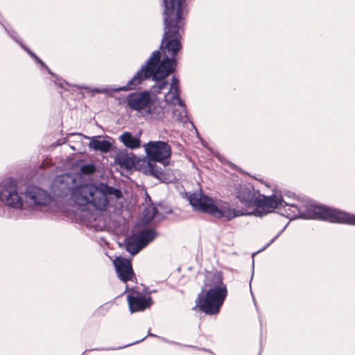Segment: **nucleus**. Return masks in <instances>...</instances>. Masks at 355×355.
Masks as SVG:
<instances>
[{"mask_svg":"<svg viewBox=\"0 0 355 355\" xmlns=\"http://www.w3.org/2000/svg\"><path fill=\"white\" fill-rule=\"evenodd\" d=\"M142 116L147 120L163 121L165 117V108L161 102L151 99L149 106L143 112Z\"/></svg>","mask_w":355,"mask_h":355,"instance_id":"obj_14","label":"nucleus"},{"mask_svg":"<svg viewBox=\"0 0 355 355\" xmlns=\"http://www.w3.org/2000/svg\"><path fill=\"white\" fill-rule=\"evenodd\" d=\"M158 52L156 51L153 53V56L147 60L141 69L135 74V76L127 83L125 86L119 87H106V88H91L84 85H74L78 89H83L87 92H90L92 95L96 94H105L109 92H118L120 91H130L138 88L142 83V81L148 77L153 76L154 79L163 78L166 76L170 71L162 70L166 63L163 61L159 67H156L155 64L157 61Z\"/></svg>","mask_w":355,"mask_h":355,"instance_id":"obj_5","label":"nucleus"},{"mask_svg":"<svg viewBox=\"0 0 355 355\" xmlns=\"http://www.w3.org/2000/svg\"><path fill=\"white\" fill-rule=\"evenodd\" d=\"M157 209L155 207H150L144 212V220L147 223L154 218L157 214Z\"/></svg>","mask_w":355,"mask_h":355,"instance_id":"obj_23","label":"nucleus"},{"mask_svg":"<svg viewBox=\"0 0 355 355\" xmlns=\"http://www.w3.org/2000/svg\"><path fill=\"white\" fill-rule=\"evenodd\" d=\"M286 228V227H284L281 231H279L278 232V234L273 238L266 245L265 247L263 248V250H265L266 248H268L270 245H271L279 236L280 234L283 232V231L284 230V229Z\"/></svg>","mask_w":355,"mask_h":355,"instance_id":"obj_28","label":"nucleus"},{"mask_svg":"<svg viewBox=\"0 0 355 355\" xmlns=\"http://www.w3.org/2000/svg\"><path fill=\"white\" fill-rule=\"evenodd\" d=\"M227 296V288L220 271L209 272L205 277L204 290L196 300V308L207 315L217 314Z\"/></svg>","mask_w":355,"mask_h":355,"instance_id":"obj_4","label":"nucleus"},{"mask_svg":"<svg viewBox=\"0 0 355 355\" xmlns=\"http://www.w3.org/2000/svg\"><path fill=\"white\" fill-rule=\"evenodd\" d=\"M118 277L123 282L131 280L134 277L130 261L123 257H116L113 262Z\"/></svg>","mask_w":355,"mask_h":355,"instance_id":"obj_12","label":"nucleus"},{"mask_svg":"<svg viewBox=\"0 0 355 355\" xmlns=\"http://www.w3.org/2000/svg\"><path fill=\"white\" fill-rule=\"evenodd\" d=\"M189 200L195 210L209 214L225 221H230L239 216H248V211L243 208H234L227 202H222L216 205L211 198L202 193H193L190 195Z\"/></svg>","mask_w":355,"mask_h":355,"instance_id":"obj_7","label":"nucleus"},{"mask_svg":"<svg viewBox=\"0 0 355 355\" xmlns=\"http://www.w3.org/2000/svg\"><path fill=\"white\" fill-rule=\"evenodd\" d=\"M96 171V166L92 164H84L80 167V171L83 174L91 175Z\"/></svg>","mask_w":355,"mask_h":355,"instance_id":"obj_25","label":"nucleus"},{"mask_svg":"<svg viewBox=\"0 0 355 355\" xmlns=\"http://www.w3.org/2000/svg\"><path fill=\"white\" fill-rule=\"evenodd\" d=\"M202 350L207 351L206 349H201ZM207 352H210V350H207Z\"/></svg>","mask_w":355,"mask_h":355,"instance_id":"obj_30","label":"nucleus"},{"mask_svg":"<svg viewBox=\"0 0 355 355\" xmlns=\"http://www.w3.org/2000/svg\"><path fill=\"white\" fill-rule=\"evenodd\" d=\"M146 153L150 161L162 163L166 165L165 160L171 157V148L165 141H150L144 145Z\"/></svg>","mask_w":355,"mask_h":355,"instance_id":"obj_10","label":"nucleus"},{"mask_svg":"<svg viewBox=\"0 0 355 355\" xmlns=\"http://www.w3.org/2000/svg\"><path fill=\"white\" fill-rule=\"evenodd\" d=\"M89 147L101 153H108L112 148V144L107 140H100L96 137H92L89 143Z\"/></svg>","mask_w":355,"mask_h":355,"instance_id":"obj_20","label":"nucleus"},{"mask_svg":"<svg viewBox=\"0 0 355 355\" xmlns=\"http://www.w3.org/2000/svg\"><path fill=\"white\" fill-rule=\"evenodd\" d=\"M114 162L121 168L129 170L135 165V157L125 150H120L115 155Z\"/></svg>","mask_w":355,"mask_h":355,"instance_id":"obj_15","label":"nucleus"},{"mask_svg":"<svg viewBox=\"0 0 355 355\" xmlns=\"http://www.w3.org/2000/svg\"><path fill=\"white\" fill-rule=\"evenodd\" d=\"M162 340L164 341V342H166L167 343H169V344H171V345H179V346H184V347H192V348H197V349H199L198 347H196V346H193V345H182L181 343H177L175 341H172V340H167L166 338H162Z\"/></svg>","mask_w":355,"mask_h":355,"instance_id":"obj_27","label":"nucleus"},{"mask_svg":"<svg viewBox=\"0 0 355 355\" xmlns=\"http://www.w3.org/2000/svg\"><path fill=\"white\" fill-rule=\"evenodd\" d=\"M81 193L87 195L88 205L101 211L107 208L110 201L109 196H114L115 200L122 197V192L120 189L103 184H101L100 187L88 184L87 186L82 189Z\"/></svg>","mask_w":355,"mask_h":355,"instance_id":"obj_9","label":"nucleus"},{"mask_svg":"<svg viewBox=\"0 0 355 355\" xmlns=\"http://www.w3.org/2000/svg\"><path fill=\"white\" fill-rule=\"evenodd\" d=\"M128 302L130 312L134 313L149 308L152 304V298L142 296L139 293H132L128 295Z\"/></svg>","mask_w":355,"mask_h":355,"instance_id":"obj_13","label":"nucleus"},{"mask_svg":"<svg viewBox=\"0 0 355 355\" xmlns=\"http://www.w3.org/2000/svg\"><path fill=\"white\" fill-rule=\"evenodd\" d=\"M80 176L76 173H64L58 175L51 185L53 194L60 198L70 196L78 206L88 205L87 195L81 193L82 189L88 184H80Z\"/></svg>","mask_w":355,"mask_h":355,"instance_id":"obj_8","label":"nucleus"},{"mask_svg":"<svg viewBox=\"0 0 355 355\" xmlns=\"http://www.w3.org/2000/svg\"><path fill=\"white\" fill-rule=\"evenodd\" d=\"M24 201L17 191V184L12 178L4 180L0 184V200L14 209H37L49 203V193L35 186H29L24 193Z\"/></svg>","mask_w":355,"mask_h":355,"instance_id":"obj_3","label":"nucleus"},{"mask_svg":"<svg viewBox=\"0 0 355 355\" xmlns=\"http://www.w3.org/2000/svg\"><path fill=\"white\" fill-rule=\"evenodd\" d=\"M155 162L149 159L146 166L144 167L143 172L146 175H152L162 182H165V173L162 168L158 166Z\"/></svg>","mask_w":355,"mask_h":355,"instance_id":"obj_17","label":"nucleus"},{"mask_svg":"<svg viewBox=\"0 0 355 355\" xmlns=\"http://www.w3.org/2000/svg\"><path fill=\"white\" fill-rule=\"evenodd\" d=\"M292 216H300L304 219H318L331 223H346L355 225V215L314 202L291 205Z\"/></svg>","mask_w":355,"mask_h":355,"instance_id":"obj_6","label":"nucleus"},{"mask_svg":"<svg viewBox=\"0 0 355 355\" xmlns=\"http://www.w3.org/2000/svg\"><path fill=\"white\" fill-rule=\"evenodd\" d=\"M149 336H153V337H157V336L153 334H149Z\"/></svg>","mask_w":355,"mask_h":355,"instance_id":"obj_29","label":"nucleus"},{"mask_svg":"<svg viewBox=\"0 0 355 355\" xmlns=\"http://www.w3.org/2000/svg\"><path fill=\"white\" fill-rule=\"evenodd\" d=\"M119 139L125 147L130 149H137L141 146L139 137L133 136L130 132H123Z\"/></svg>","mask_w":355,"mask_h":355,"instance_id":"obj_18","label":"nucleus"},{"mask_svg":"<svg viewBox=\"0 0 355 355\" xmlns=\"http://www.w3.org/2000/svg\"><path fill=\"white\" fill-rule=\"evenodd\" d=\"M145 339V337L143 338L142 339H141L140 340H137V341H135L132 343H130V344H128V345H125L124 346H122V347H107V348H105V347H102V348H96V349H94V350H102V351H109V350H118V349H123V348H125L126 347H128V346H130L133 344H135V343H138L142 340H144Z\"/></svg>","mask_w":355,"mask_h":355,"instance_id":"obj_26","label":"nucleus"},{"mask_svg":"<svg viewBox=\"0 0 355 355\" xmlns=\"http://www.w3.org/2000/svg\"><path fill=\"white\" fill-rule=\"evenodd\" d=\"M126 250L132 255L137 254L143 248L136 236L128 238L125 240Z\"/></svg>","mask_w":355,"mask_h":355,"instance_id":"obj_22","label":"nucleus"},{"mask_svg":"<svg viewBox=\"0 0 355 355\" xmlns=\"http://www.w3.org/2000/svg\"><path fill=\"white\" fill-rule=\"evenodd\" d=\"M50 74L54 78L53 82L55 85H57L58 87H59L60 88L67 89L66 86L69 85V84L67 82H66L64 79L58 76L56 74H55L53 72H52V73H50Z\"/></svg>","mask_w":355,"mask_h":355,"instance_id":"obj_24","label":"nucleus"},{"mask_svg":"<svg viewBox=\"0 0 355 355\" xmlns=\"http://www.w3.org/2000/svg\"><path fill=\"white\" fill-rule=\"evenodd\" d=\"M236 198L246 207L253 209L248 211V215H253L257 217H263L268 213L273 211L279 207H284L285 213L288 218H297L304 217L300 216H292L289 212H293L291 205H297L306 202H311L309 200L298 201L297 203L286 202L282 196L276 194L270 196L261 195L258 190H255L252 185L248 183L239 184L234 191Z\"/></svg>","mask_w":355,"mask_h":355,"instance_id":"obj_2","label":"nucleus"},{"mask_svg":"<svg viewBox=\"0 0 355 355\" xmlns=\"http://www.w3.org/2000/svg\"><path fill=\"white\" fill-rule=\"evenodd\" d=\"M168 104H171L173 105H178L179 108L174 109L173 111V117L176 121L181 123H187L189 121V118L187 116V112L186 110V105L184 102L182 100V103L179 102H173V103H168Z\"/></svg>","mask_w":355,"mask_h":355,"instance_id":"obj_19","label":"nucleus"},{"mask_svg":"<svg viewBox=\"0 0 355 355\" xmlns=\"http://www.w3.org/2000/svg\"><path fill=\"white\" fill-rule=\"evenodd\" d=\"M185 0H162L164 6V34L160 45L161 49L164 50V57L161 60V52L159 50L154 51L148 60L153 56L156 51L158 52L157 61L156 62V67H159L163 62L166 61L164 68L162 70L170 71L163 78L154 79L153 76L145 78L142 83L151 78L157 82L153 86V92L159 94L162 89H165L168 85V81L165 78L173 73L176 69L175 56L178 51L182 49L180 40L182 33L184 31V3Z\"/></svg>","mask_w":355,"mask_h":355,"instance_id":"obj_1","label":"nucleus"},{"mask_svg":"<svg viewBox=\"0 0 355 355\" xmlns=\"http://www.w3.org/2000/svg\"><path fill=\"white\" fill-rule=\"evenodd\" d=\"M156 236L157 233L155 230L152 229H145L140 231L135 236L144 248L149 243L153 241Z\"/></svg>","mask_w":355,"mask_h":355,"instance_id":"obj_21","label":"nucleus"},{"mask_svg":"<svg viewBox=\"0 0 355 355\" xmlns=\"http://www.w3.org/2000/svg\"><path fill=\"white\" fill-rule=\"evenodd\" d=\"M164 99L166 103L175 101L182 103V99L180 98L179 80L175 76H173L171 78L170 89L165 94Z\"/></svg>","mask_w":355,"mask_h":355,"instance_id":"obj_16","label":"nucleus"},{"mask_svg":"<svg viewBox=\"0 0 355 355\" xmlns=\"http://www.w3.org/2000/svg\"><path fill=\"white\" fill-rule=\"evenodd\" d=\"M151 99L150 92L148 91L135 92L125 96V103L130 110L144 112L149 106Z\"/></svg>","mask_w":355,"mask_h":355,"instance_id":"obj_11","label":"nucleus"}]
</instances>
